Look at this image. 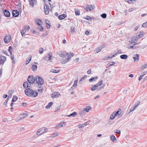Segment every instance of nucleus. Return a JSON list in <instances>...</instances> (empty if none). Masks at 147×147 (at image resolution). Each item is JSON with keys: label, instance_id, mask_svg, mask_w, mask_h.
<instances>
[{"label": "nucleus", "instance_id": "f257e3e1", "mask_svg": "<svg viewBox=\"0 0 147 147\" xmlns=\"http://www.w3.org/2000/svg\"><path fill=\"white\" fill-rule=\"evenodd\" d=\"M26 94L28 96H31L35 97L38 95V92L36 91H34L30 88H27L25 90Z\"/></svg>", "mask_w": 147, "mask_h": 147}, {"label": "nucleus", "instance_id": "f03ea898", "mask_svg": "<svg viewBox=\"0 0 147 147\" xmlns=\"http://www.w3.org/2000/svg\"><path fill=\"white\" fill-rule=\"evenodd\" d=\"M47 128L46 127H43L39 129L36 132L37 135L40 136L47 131Z\"/></svg>", "mask_w": 147, "mask_h": 147}, {"label": "nucleus", "instance_id": "7ed1b4c3", "mask_svg": "<svg viewBox=\"0 0 147 147\" xmlns=\"http://www.w3.org/2000/svg\"><path fill=\"white\" fill-rule=\"evenodd\" d=\"M36 83L38 85H42L44 83L43 79L40 76H36Z\"/></svg>", "mask_w": 147, "mask_h": 147}, {"label": "nucleus", "instance_id": "20e7f679", "mask_svg": "<svg viewBox=\"0 0 147 147\" xmlns=\"http://www.w3.org/2000/svg\"><path fill=\"white\" fill-rule=\"evenodd\" d=\"M6 60V57L2 55H0V65H3Z\"/></svg>", "mask_w": 147, "mask_h": 147}, {"label": "nucleus", "instance_id": "39448f33", "mask_svg": "<svg viewBox=\"0 0 147 147\" xmlns=\"http://www.w3.org/2000/svg\"><path fill=\"white\" fill-rule=\"evenodd\" d=\"M94 6L92 5H87L86 7H84V8L87 11H90L91 10L94 9Z\"/></svg>", "mask_w": 147, "mask_h": 147}, {"label": "nucleus", "instance_id": "423d86ee", "mask_svg": "<svg viewBox=\"0 0 147 147\" xmlns=\"http://www.w3.org/2000/svg\"><path fill=\"white\" fill-rule=\"evenodd\" d=\"M28 81L30 84H33L35 82V78L33 76H30L28 77Z\"/></svg>", "mask_w": 147, "mask_h": 147}, {"label": "nucleus", "instance_id": "0eeeda50", "mask_svg": "<svg viewBox=\"0 0 147 147\" xmlns=\"http://www.w3.org/2000/svg\"><path fill=\"white\" fill-rule=\"evenodd\" d=\"M74 54L71 52H70L69 53V55L68 56V57L67 58V59L63 61H61V62L62 63H64L67 62L69 60L71 59V57H73L74 55Z\"/></svg>", "mask_w": 147, "mask_h": 147}, {"label": "nucleus", "instance_id": "6e6552de", "mask_svg": "<svg viewBox=\"0 0 147 147\" xmlns=\"http://www.w3.org/2000/svg\"><path fill=\"white\" fill-rule=\"evenodd\" d=\"M136 44H135V43L131 42L128 45V48L129 49H136V47H138V46H136Z\"/></svg>", "mask_w": 147, "mask_h": 147}, {"label": "nucleus", "instance_id": "1a4fd4ad", "mask_svg": "<svg viewBox=\"0 0 147 147\" xmlns=\"http://www.w3.org/2000/svg\"><path fill=\"white\" fill-rule=\"evenodd\" d=\"M133 58L135 62H137L139 61L140 55L139 54H136L134 55Z\"/></svg>", "mask_w": 147, "mask_h": 147}, {"label": "nucleus", "instance_id": "9d476101", "mask_svg": "<svg viewBox=\"0 0 147 147\" xmlns=\"http://www.w3.org/2000/svg\"><path fill=\"white\" fill-rule=\"evenodd\" d=\"M60 95V93L58 92H55L52 94L51 96L52 98H55L58 97Z\"/></svg>", "mask_w": 147, "mask_h": 147}, {"label": "nucleus", "instance_id": "9b49d317", "mask_svg": "<svg viewBox=\"0 0 147 147\" xmlns=\"http://www.w3.org/2000/svg\"><path fill=\"white\" fill-rule=\"evenodd\" d=\"M11 39V38L10 36H7L4 38V40L5 43L6 44L9 43L10 40Z\"/></svg>", "mask_w": 147, "mask_h": 147}, {"label": "nucleus", "instance_id": "f8f14e48", "mask_svg": "<svg viewBox=\"0 0 147 147\" xmlns=\"http://www.w3.org/2000/svg\"><path fill=\"white\" fill-rule=\"evenodd\" d=\"M49 5L47 4H45L44 6V9L45 10V13L46 15H47L49 13V11L48 10Z\"/></svg>", "mask_w": 147, "mask_h": 147}, {"label": "nucleus", "instance_id": "ddd939ff", "mask_svg": "<svg viewBox=\"0 0 147 147\" xmlns=\"http://www.w3.org/2000/svg\"><path fill=\"white\" fill-rule=\"evenodd\" d=\"M12 13L13 16L14 17H17L19 14V12L16 10H13Z\"/></svg>", "mask_w": 147, "mask_h": 147}, {"label": "nucleus", "instance_id": "4468645a", "mask_svg": "<svg viewBox=\"0 0 147 147\" xmlns=\"http://www.w3.org/2000/svg\"><path fill=\"white\" fill-rule=\"evenodd\" d=\"M35 22L36 24L39 25H42V21L39 19H36Z\"/></svg>", "mask_w": 147, "mask_h": 147}, {"label": "nucleus", "instance_id": "2eb2a0df", "mask_svg": "<svg viewBox=\"0 0 147 147\" xmlns=\"http://www.w3.org/2000/svg\"><path fill=\"white\" fill-rule=\"evenodd\" d=\"M4 14L6 17H9L10 16V13L9 11L7 10H5L4 11Z\"/></svg>", "mask_w": 147, "mask_h": 147}, {"label": "nucleus", "instance_id": "dca6fc26", "mask_svg": "<svg viewBox=\"0 0 147 147\" xmlns=\"http://www.w3.org/2000/svg\"><path fill=\"white\" fill-rule=\"evenodd\" d=\"M31 84H28L27 82H25L23 84V86L24 88H26L28 87H30V86Z\"/></svg>", "mask_w": 147, "mask_h": 147}, {"label": "nucleus", "instance_id": "f3484780", "mask_svg": "<svg viewBox=\"0 0 147 147\" xmlns=\"http://www.w3.org/2000/svg\"><path fill=\"white\" fill-rule=\"evenodd\" d=\"M91 109V107L90 106H88L86 107L84 109L83 111H81V112L82 113L83 112H84V111H85L88 112Z\"/></svg>", "mask_w": 147, "mask_h": 147}, {"label": "nucleus", "instance_id": "a211bd4d", "mask_svg": "<svg viewBox=\"0 0 147 147\" xmlns=\"http://www.w3.org/2000/svg\"><path fill=\"white\" fill-rule=\"evenodd\" d=\"M121 109H119L117 112H114L115 116H119L121 114Z\"/></svg>", "mask_w": 147, "mask_h": 147}, {"label": "nucleus", "instance_id": "6ab92c4d", "mask_svg": "<svg viewBox=\"0 0 147 147\" xmlns=\"http://www.w3.org/2000/svg\"><path fill=\"white\" fill-rule=\"evenodd\" d=\"M147 67V63L145 64L142 65L141 68V71H143L144 69Z\"/></svg>", "mask_w": 147, "mask_h": 147}, {"label": "nucleus", "instance_id": "aec40b11", "mask_svg": "<svg viewBox=\"0 0 147 147\" xmlns=\"http://www.w3.org/2000/svg\"><path fill=\"white\" fill-rule=\"evenodd\" d=\"M103 81L101 80L98 83L94 85L95 87H98V86H100L102 84Z\"/></svg>", "mask_w": 147, "mask_h": 147}, {"label": "nucleus", "instance_id": "412c9836", "mask_svg": "<svg viewBox=\"0 0 147 147\" xmlns=\"http://www.w3.org/2000/svg\"><path fill=\"white\" fill-rule=\"evenodd\" d=\"M66 17L65 15L64 14H62L59 15L58 18L60 20L64 19Z\"/></svg>", "mask_w": 147, "mask_h": 147}, {"label": "nucleus", "instance_id": "4be33fe9", "mask_svg": "<svg viewBox=\"0 0 147 147\" xmlns=\"http://www.w3.org/2000/svg\"><path fill=\"white\" fill-rule=\"evenodd\" d=\"M78 83V80H76L74 81V84L71 87V89H73L74 88H75L77 86V84Z\"/></svg>", "mask_w": 147, "mask_h": 147}, {"label": "nucleus", "instance_id": "5701e85b", "mask_svg": "<svg viewBox=\"0 0 147 147\" xmlns=\"http://www.w3.org/2000/svg\"><path fill=\"white\" fill-rule=\"evenodd\" d=\"M120 57L122 59H126L127 58L128 56L126 55H121Z\"/></svg>", "mask_w": 147, "mask_h": 147}, {"label": "nucleus", "instance_id": "b1692460", "mask_svg": "<svg viewBox=\"0 0 147 147\" xmlns=\"http://www.w3.org/2000/svg\"><path fill=\"white\" fill-rule=\"evenodd\" d=\"M98 78L97 77H96L94 78L92 77L90 79L89 82H92L93 81H96L98 79Z\"/></svg>", "mask_w": 147, "mask_h": 147}, {"label": "nucleus", "instance_id": "393cba45", "mask_svg": "<svg viewBox=\"0 0 147 147\" xmlns=\"http://www.w3.org/2000/svg\"><path fill=\"white\" fill-rule=\"evenodd\" d=\"M132 41L134 42H136L138 40V37L137 36H134L132 38Z\"/></svg>", "mask_w": 147, "mask_h": 147}, {"label": "nucleus", "instance_id": "a878e982", "mask_svg": "<svg viewBox=\"0 0 147 147\" xmlns=\"http://www.w3.org/2000/svg\"><path fill=\"white\" fill-rule=\"evenodd\" d=\"M45 22L47 24V28H49L50 27V26L49 24V22L47 20H45Z\"/></svg>", "mask_w": 147, "mask_h": 147}, {"label": "nucleus", "instance_id": "bb28decb", "mask_svg": "<svg viewBox=\"0 0 147 147\" xmlns=\"http://www.w3.org/2000/svg\"><path fill=\"white\" fill-rule=\"evenodd\" d=\"M65 55H68V53H62L61 54H60L59 55L61 57H62L65 58Z\"/></svg>", "mask_w": 147, "mask_h": 147}, {"label": "nucleus", "instance_id": "cd10ccee", "mask_svg": "<svg viewBox=\"0 0 147 147\" xmlns=\"http://www.w3.org/2000/svg\"><path fill=\"white\" fill-rule=\"evenodd\" d=\"M37 66L36 65H33L32 67V69L33 71H36L37 69Z\"/></svg>", "mask_w": 147, "mask_h": 147}, {"label": "nucleus", "instance_id": "c85d7f7f", "mask_svg": "<svg viewBox=\"0 0 147 147\" xmlns=\"http://www.w3.org/2000/svg\"><path fill=\"white\" fill-rule=\"evenodd\" d=\"M53 102H50L49 103L48 105L46 106V108L47 109L49 108L53 105Z\"/></svg>", "mask_w": 147, "mask_h": 147}, {"label": "nucleus", "instance_id": "c756f323", "mask_svg": "<svg viewBox=\"0 0 147 147\" xmlns=\"http://www.w3.org/2000/svg\"><path fill=\"white\" fill-rule=\"evenodd\" d=\"M136 0H128L127 2L129 4H133L136 2Z\"/></svg>", "mask_w": 147, "mask_h": 147}, {"label": "nucleus", "instance_id": "7c9ffc66", "mask_svg": "<svg viewBox=\"0 0 147 147\" xmlns=\"http://www.w3.org/2000/svg\"><path fill=\"white\" fill-rule=\"evenodd\" d=\"M59 133L58 132H55L52 134V137H55L59 135Z\"/></svg>", "mask_w": 147, "mask_h": 147}, {"label": "nucleus", "instance_id": "2f4dec72", "mask_svg": "<svg viewBox=\"0 0 147 147\" xmlns=\"http://www.w3.org/2000/svg\"><path fill=\"white\" fill-rule=\"evenodd\" d=\"M18 99V97L16 96H14L13 97V99L11 100L12 102H15Z\"/></svg>", "mask_w": 147, "mask_h": 147}, {"label": "nucleus", "instance_id": "473e14b6", "mask_svg": "<svg viewBox=\"0 0 147 147\" xmlns=\"http://www.w3.org/2000/svg\"><path fill=\"white\" fill-rule=\"evenodd\" d=\"M44 89L41 87H39L38 88V92H40V93H42Z\"/></svg>", "mask_w": 147, "mask_h": 147}, {"label": "nucleus", "instance_id": "72a5a7b5", "mask_svg": "<svg viewBox=\"0 0 147 147\" xmlns=\"http://www.w3.org/2000/svg\"><path fill=\"white\" fill-rule=\"evenodd\" d=\"M115 117V116L114 112L110 115V119L111 120L113 119Z\"/></svg>", "mask_w": 147, "mask_h": 147}, {"label": "nucleus", "instance_id": "f704fd0d", "mask_svg": "<svg viewBox=\"0 0 147 147\" xmlns=\"http://www.w3.org/2000/svg\"><path fill=\"white\" fill-rule=\"evenodd\" d=\"M30 4L32 7L34 6V1L33 0H29Z\"/></svg>", "mask_w": 147, "mask_h": 147}, {"label": "nucleus", "instance_id": "c9c22d12", "mask_svg": "<svg viewBox=\"0 0 147 147\" xmlns=\"http://www.w3.org/2000/svg\"><path fill=\"white\" fill-rule=\"evenodd\" d=\"M29 58L30 59L29 61L27 60V61H26V65L28 64L31 61L32 58V56L31 55H30L29 56Z\"/></svg>", "mask_w": 147, "mask_h": 147}, {"label": "nucleus", "instance_id": "e433bc0d", "mask_svg": "<svg viewBox=\"0 0 147 147\" xmlns=\"http://www.w3.org/2000/svg\"><path fill=\"white\" fill-rule=\"evenodd\" d=\"M48 57L49 59L51 60L52 59V54L51 53H50L48 54Z\"/></svg>", "mask_w": 147, "mask_h": 147}, {"label": "nucleus", "instance_id": "4c0bfd02", "mask_svg": "<svg viewBox=\"0 0 147 147\" xmlns=\"http://www.w3.org/2000/svg\"><path fill=\"white\" fill-rule=\"evenodd\" d=\"M76 114H77V113L76 112H73L71 114L69 115L68 116H69V117H70V116L74 117L76 115Z\"/></svg>", "mask_w": 147, "mask_h": 147}, {"label": "nucleus", "instance_id": "58836bf2", "mask_svg": "<svg viewBox=\"0 0 147 147\" xmlns=\"http://www.w3.org/2000/svg\"><path fill=\"white\" fill-rule=\"evenodd\" d=\"M140 102L139 101H138L134 105V106L136 108L139 105Z\"/></svg>", "mask_w": 147, "mask_h": 147}, {"label": "nucleus", "instance_id": "ea45409f", "mask_svg": "<svg viewBox=\"0 0 147 147\" xmlns=\"http://www.w3.org/2000/svg\"><path fill=\"white\" fill-rule=\"evenodd\" d=\"M111 139L113 142H114V141L116 140V138L114 136H111Z\"/></svg>", "mask_w": 147, "mask_h": 147}, {"label": "nucleus", "instance_id": "a19ab883", "mask_svg": "<svg viewBox=\"0 0 147 147\" xmlns=\"http://www.w3.org/2000/svg\"><path fill=\"white\" fill-rule=\"evenodd\" d=\"M94 85L93 86H92V87L91 88V90L92 91H94L98 87H95Z\"/></svg>", "mask_w": 147, "mask_h": 147}, {"label": "nucleus", "instance_id": "79ce46f5", "mask_svg": "<svg viewBox=\"0 0 147 147\" xmlns=\"http://www.w3.org/2000/svg\"><path fill=\"white\" fill-rule=\"evenodd\" d=\"M26 32V30L25 29L22 30H21V33L22 36H23V34H25Z\"/></svg>", "mask_w": 147, "mask_h": 147}, {"label": "nucleus", "instance_id": "37998d69", "mask_svg": "<svg viewBox=\"0 0 147 147\" xmlns=\"http://www.w3.org/2000/svg\"><path fill=\"white\" fill-rule=\"evenodd\" d=\"M112 58V57H110V56H109V57H104V60H108L109 59H111Z\"/></svg>", "mask_w": 147, "mask_h": 147}, {"label": "nucleus", "instance_id": "c03bdc74", "mask_svg": "<svg viewBox=\"0 0 147 147\" xmlns=\"http://www.w3.org/2000/svg\"><path fill=\"white\" fill-rule=\"evenodd\" d=\"M142 71V73H141V75H142V76H144V75H145L146 74V73L147 72V71Z\"/></svg>", "mask_w": 147, "mask_h": 147}, {"label": "nucleus", "instance_id": "a18cd8bd", "mask_svg": "<svg viewBox=\"0 0 147 147\" xmlns=\"http://www.w3.org/2000/svg\"><path fill=\"white\" fill-rule=\"evenodd\" d=\"M142 26L144 28L147 27V22L144 23L142 25Z\"/></svg>", "mask_w": 147, "mask_h": 147}, {"label": "nucleus", "instance_id": "49530a36", "mask_svg": "<svg viewBox=\"0 0 147 147\" xmlns=\"http://www.w3.org/2000/svg\"><path fill=\"white\" fill-rule=\"evenodd\" d=\"M101 16L103 18H106L107 15L105 13H103L102 14H101Z\"/></svg>", "mask_w": 147, "mask_h": 147}, {"label": "nucleus", "instance_id": "de8ad7c7", "mask_svg": "<svg viewBox=\"0 0 147 147\" xmlns=\"http://www.w3.org/2000/svg\"><path fill=\"white\" fill-rule=\"evenodd\" d=\"M59 70L57 71L55 69H53L52 70V71H51L53 73H57L59 72Z\"/></svg>", "mask_w": 147, "mask_h": 147}, {"label": "nucleus", "instance_id": "09e8293b", "mask_svg": "<svg viewBox=\"0 0 147 147\" xmlns=\"http://www.w3.org/2000/svg\"><path fill=\"white\" fill-rule=\"evenodd\" d=\"M38 28L40 31H42L44 29L43 28L42 26H40Z\"/></svg>", "mask_w": 147, "mask_h": 147}, {"label": "nucleus", "instance_id": "8fccbe9b", "mask_svg": "<svg viewBox=\"0 0 147 147\" xmlns=\"http://www.w3.org/2000/svg\"><path fill=\"white\" fill-rule=\"evenodd\" d=\"M43 51L44 50L42 48H40L39 49V51L40 54L42 53L43 52Z\"/></svg>", "mask_w": 147, "mask_h": 147}, {"label": "nucleus", "instance_id": "3c124183", "mask_svg": "<svg viewBox=\"0 0 147 147\" xmlns=\"http://www.w3.org/2000/svg\"><path fill=\"white\" fill-rule=\"evenodd\" d=\"M75 14L76 15H79L80 14V11L79 10H76L75 11Z\"/></svg>", "mask_w": 147, "mask_h": 147}, {"label": "nucleus", "instance_id": "603ef678", "mask_svg": "<svg viewBox=\"0 0 147 147\" xmlns=\"http://www.w3.org/2000/svg\"><path fill=\"white\" fill-rule=\"evenodd\" d=\"M12 48L11 47H9V49H8V50L9 51V52L11 55L12 54V52L11 51V50H12Z\"/></svg>", "mask_w": 147, "mask_h": 147}, {"label": "nucleus", "instance_id": "864d4df0", "mask_svg": "<svg viewBox=\"0 0 147 147\" xmlns=\"http://www.w3.org/2000/svg\"><path fill=\"white\" fill-rule=\"evenodd\" d=\"M115 132L116 133H118L119 134H121V131L120 130H116Z\"/></svg>", "mask_w": 147, "mask_h": 147}, {"label": "nucleus", "instance_id": "5fc2aeb1", "mask_svg": "<svg viewBox=\"0 0 147 147\" xmlns=\"http://www.w3.org/2000/svg\"><path fill=\"white\" fill-rule=\"evenodd\" d=\"M86 19L88 20H91L92 18H91L89 16H87L86 18Z\"/></svg>", "mask_w": 147, "mask_h": 147}, {"label": "nucleus", "instance_id": "6e6d98bb", "mask_svg": "<svg viewBox=\"0 0 147 147\" xmlns=\"http://www.w3.org/2000/svg\"><path fill=\"white\" fill-rule=\"evenodd\" d=\"M136 108V107H134V106H133V107H132V108H131L130 109V112H131V111H134L135 109Z\"/></svg>", "mask_w": 147, "mask_h": 147}, {"label": "nucleus", "instance_id": "4d7b16f0", "mask_svg": "<svg viewBox=\"0 0 147 147\" xmlns=\"http://www.w3.org/2000/svg\"><path fill=\"white\" fill-rule=\"evenodd\" d=\"M101 49H102V48L100 49V48H98L97 49H96V52L97 53L99 52V51H100L101 50Z\"/></svg>", "mask_w": 147, "mask_h": 147}, {"label": "nucleus", "instance_id": "13d9d810", "mask_svg": "<svg viewBox=\"0 0 147 147\" xmlns=\"http://www.w3.org/2000/svg\"><path fill=\"white\" fill-rule=\"evenodd\" d=\"M75 29L74 28V27H71V31L72 32H74V31Z\"/></svg>", "mask_w": 147, "mask_h": 147}, {"label": "nucleus", "instance_id": "bf43d9fd", "mask_svg": "<svg viewBox=\"0 0 147 147\" xmlns=\"http://www.w3.org/2000/svg\"><path fill=\"white\" fill-rule=\"evenodd\" d=\"M44 59L45 60L47 61H48L50 60L49 59V57H48L47 56H45L44 57Z\"/></svg>", "mask_w": 147, "mask_h": 147}, {"label": "nucleus", "instance_id": "052dcab7", "mask_svg": "<svg viewBox=\"0 0 147 147\" xmlns=\"http://www.w3.org/2000/svg\"><path fill=\"white\" fill-rule=\"evenodd\" d=\"M83 126H84V125L83 124H79L78 125V127L79 128H82V127H83Z\"/></svg>", "mask_w": 147, "mask_h": 147}, {"label": "nucleus", "instance_id": "680f3d73", "mask_svg": "<svg viewBox=\"0 0 147 147\" xmlns=\"http://www.w3.org/2000/svg\"><path fill=\"white\" fill-rule=\"evenodd\" d=\"M22 105L24 107H26L27 105V104L26 103L23 102L22 103Z\"/></svg>", "mask_w": 147, "mask_h": 147}, {"label": "nucleus", "instance_id": "e2e57ef3", "mask_svg": "<svg viewBox=\"0 0 147 147\" xmlns=\"http://www.w3.org/2000/svg\"><path fill=\"white\" fill-rule=\"evenodd\" d=\"M8 100V98H7V99L6 100H5V102H4V105H6V104H7V102Z\"/></svg>", "mask_w": 147, "mask_h": 147}, {"label": "nucleus", "instance_id": "0e129e2a", "mask_svg": "<svg viewBox=\"0 0 147 147\" xmlns=\"http://www.w3.org/2000/svg\"><path fill=\"white\" fill-rule=\"evenodd\" d=\"M91 72V69H89L88 70L87 73L88 74H90Z\"/></svg>", "mask_w": 147, "mask_h": 147}, {"label": "nucleus", "instance_id": "69168bd1", "mask_svg": "<svg viewBox=\"0 0 147 147\" xmlns=\"http://www.w3.org/2000/svg\"><path fill=\"white\" fill-rule=\"evenodd\" d=\"M143 76H141L139 78H138V80H139V81H140L142 79V77H143Z\"/></svg>", "mask_w": 147, "mask_h": 147}, {"label": "nucleus", "instance_id": "338daca9", "mask_svg": "<svg viewBox=\"0 0 147 147\" xmlns=\"http://www.w3.org/2000/svg\"><path fill=\"white\" fill-rule=\"evenodd\" d=\"M115 64V63L114 62H111L110 63L111 65H113Z\"/></svg>", "mask_w": 147, "mask_h": 147}, {"label": "nucleus", "instance_id": "774afa93", "mask_svg": "<svg viewBox=\"0 0 147 147\" xmlns=\"http://www.w3.org/2000/svg\"><path fill=\"white\" fill-rule=\"evenodd\" d=\"M63 124L62 122H60L59 125V127H61L63 126Z\"/></svg>", "mask_w": 147, "mask_h": 147}]
</instances>
